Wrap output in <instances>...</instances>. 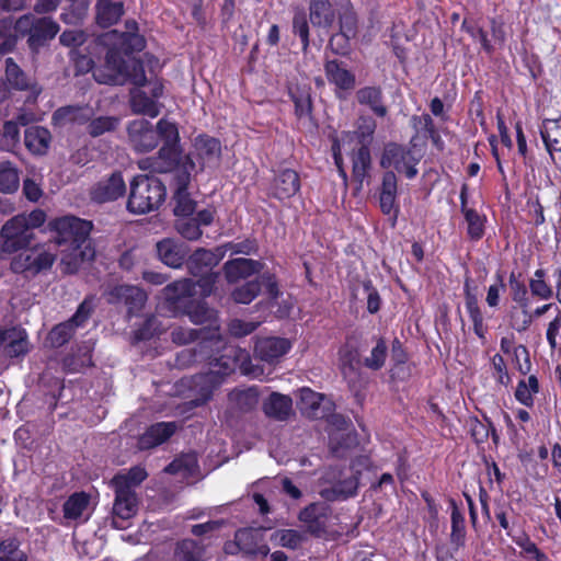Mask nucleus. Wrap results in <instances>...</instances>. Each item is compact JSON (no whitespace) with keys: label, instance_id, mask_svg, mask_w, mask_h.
<instances>
[{"label":"nucleus","instance_id":"1","mask_svg":"<svg viewBox=\"0 0 561 561\" xmlns=\"http://www.w3.org/2000/svg\"><path fill=\"white\" fill-rule=\"evenodd\" d=\"M219 343L218 334L213 332L209 339H204L198 344V348L183 350L176 357L178 365L181 367L190 366L203 359H209V370L191 379L190 389L194 396L192 403L196 407L206 403L211 398L214 390L220 386L224 377L234 369V363L229 355H221L219 357L208 355L207 350L213 344Z\"/></svg>","mask_w":561,"mask_h":561},{"label":"nucleus","instance_id":"2","mask_svg":"<svg viewBox=\"0 0 561 561\" xmlns=\"http://www.w3.org/2000/svg\"><path fill=\"white\" fill-rule=\"evenodd\" d=\"M96 81L105 84H123L130 81L137 87L147 82L142 64L134 58L124 60L121 53L112 48L106 54L104 69L93 71Z\"/></svg>","mask_w":561,"mask_h":561},{"label":"nucleus","instance_id":"3","mask_svg":"<svg viewBox=\"0 0 561 561\" xmlns=\"http://www.w3.org/2000/svg\"><path fill=\"white\" fill-rule=\"evenodd\" d=\"M46 220V214L36 209L30 214L16 215L8 220L1 229V252L13 253L28 247L34 238L33 230Z\"/></svg>","mask_w":561,"mask_h":561},{"label":"nucleus","instance_id":"4","mask_svg":"<svg viewBox=\"0 0 561 561\" xmlns=\"http://www.w3.org/2000/svg\"><path fill=\"white\" fill-rule=\"evenodd\" d=\"M158 131L163 141V146L156 157L139 161V168L152 172L165 173L172 171L180 159L179 129L174 123L162 118L158 122Z\"/></svg>","mask_w":561,"mask_h":561},{"label":"nucleus","instance_id":"5","mask_svg":"<svg viewBox=\"0 0 561 561\" xmlns=\"http://www.w3.org/2000/svg\"><path fill=\"white\" fill-rule=\"evenodd\" d=\"M165 196V186L159 179L137 175L130 183L127 208L134 214H147L158 209Z\"/></svg>","mask_w":561,"mask_h":561},{"label":"nucleus","instance_id":"6","mask_svg":"<svg viewBox=\"0 0 561 561\" xmlns=\"http://www.w3.org/2000/svg\"><path fill=\"white\" fill-rule=\"evenodd\" d=\"M221 260L222 251L219 248H216L214 251L201 248L188 256L186 266L190 273L194 276H202L197 282L202 289V295L208 296L213 291L218 275L209 272Z\"/></svg>","mask_w":561,"mask_h":561},{"label":"nucleus","instance_id":"7","mask_svg":"<svg viewBox=\"0 0 561 561\" xmlns=\"http://www.w3.org/2000/svg\"><path fill=\"white\" fill-rule=\"evenodd\" d=\"M15 31L21 35H28V45L36 50L56 36L59 25L50 18H36L28 13L16 20Z\"/></svg>","mask_w":561,"mask_h":561},{"label":"nucleus","instance_id":"8","mask_svg":"<svg viewBox=\"0 0 561 561\" xmlns=\"http://www.w3.org/2000/svg\"><path fill=\"white\" fill-rule=\"evenodd\" d=\"M49 227L55 231L54 242L58 247L75 245L77 243L85 242L89 239L92 224L90 221L66 216L55 219L49 224Z\"/></svg>","mask_w":561,"mask_h":561},{"label":"nucleus","instance_id":"9","mask_svg":"<svg viewBox=\"0 0 561 561\" xmlns=\"http://www.w3.org/2000/svg\"><path fill=\"white\" fill-rule=\"evenodd\" d=\"M323 479L331 484L320 491V495L328 501L345 500L357 492L358 477L351 470L330 469Z\"/></svg>","mask_w":561,"mask_h":561},{"label":"nucleus","instance_id":"10","mask_svg":"<svg viewBox=\"0 0 561 561\" xmlns=\"http://www.w3.org/2000/svg\"><path fill=\"white\" fill-rule=\"evenodd\" d=\"M103 296L111 305L124 304L127 307L128 314H136L142 309L147 300L146 293L134 285H108Z\"/></svg>","mask_w":561,"mask_h":561},{"label":"nucleus","instance_id":"11","mask_svg":"<svg viewBox=\"0 0 561 561\" xmlns=\"http://www.w3.org/2000/svg\"><path fill=\"white\" fill-rule=\"evenodd\" d=\"M54 262L55 254L43 247H34L15 255L11 261V268L15 273L37 274L50 268Z\"/></svg>","mask_w":561,"mask_h":561},{"label":"nucleus","instance_id":"12","mask_svg":"<svg viewBox=\"0 0 561 561\" xmlns=\"http://www.w3.org/2000/svg\"><path fill=\"white\" fill-rule=\"evenodd\" d=\"M128 142L137 152H148L153 150L159 142L158 128L144 118L134 119L127 125Z\"/></svg>","mask_w":561,"mask_h":561},{"label":"nucleus","instance_id":"13","mask_svg":"<svg viewBox=\"0 0 561 561\" xmlns=\"http://www.w3.org/2000/svg\"><path fill=\"white\" fill-rule=\"evenodd\" d=\"M91 311V305L84 300L68 321L59 323L50 330L46 342L51 347H60L66 344L72 337L75 329L81 327L88 320Z\"/></svg>","mask_w":561,"mask_h":561},{"label":"nucleus","instance_id":"14","mask_svg":"<svg viewBox=\"0 0 561 561\" xmlns=\"http://www.w3.org/2000/svg\"><path fill=\"white\" fill-rule=\"evenodd\" d=\"M416 162L410 150L397 144H388L380 160L382 168L393 167L398 172L405 173L409 179L417 174Z\"/></svg>","mask_w":561,"mask_h":561},{"label":"nucleus","instance_id":"15","mask_svg":"<svg viewBox=\"0 0 561 561\" xmlns=\"http://www.w3.org/2000/svg\"><path fill=\"white\" fill-rule=\"evenodd\" d=\"M95 250L91 244V240L77 243L75 245H66L61 250L60 265L62 271L68 274L76 273L83 262L93 260Z\"/></svg>","mask_w":561,"mask_h":561},{"label":"nucleus","instance_id":"16","mask_svg":"<svg viewBox=\"0 0 561 561\" xmlns=\"http://www.w3.org/2000/svg\"><path fill=\"white\" fill-rule=\"evenodd\" d=\"M159 260L169 267L179 268L188 254V247L181 241L165 238L156 244Z\"/></svg>","mask_w":561,"mask_h":561},{"label":"nucleus","instance_id":"17","mask_svg":"<svg viewBox=\"0 0 561 561\" xmlns=\"http://www.w3.org/2000/svg\"><path fill=\"white\" fill-rule=\"evenodd\" d=\"M5 79L8 84L19 91H30V96L35 100L42 92V88L28 77L20 66L11 58L5 59Z\"/></svg>","mask_w":561,"mask_h":561},{"label":"nucleus","instance_id":"18","mask_svg":"<svg viewBox=\"0 0 561 561\" xmlns=\"http://www.w3.org/2000/svg\"><path fill=\"white\" fill-rule=\"evenodd\" d=\"M0 348L11 358L25 355L28 352L25 330L11 328L0 331Z\"/></svg>","mask_w":561,"mask_h":561},{"label":"nucleus","instance_id":"19","mask_svg":"<svg viewBox=\"0 0 561 561\" xmlns=\"http://www.w3.org/2000/svg\"><path fill=\"white\" fill-rule=\"evenodd\" d=\"M126 185L121 173L115 172L110 178L100 181L92 190V199L98 203L115 201L123 196Z\"/></svg>","mask_w":561,"mask_h":561},{"label":"nucleus","instance_id":"20","mask_svg":"<svg viewBox=\"0 0 561 561\" xmlns=\"http://www.w3.org/2000/svg\"><path fill=\"white\" fill-rule=\"evenodd\" d=\"M236 546L239 551L249 556L266 557L270 548L262 543V534L256 529H239L236 535Z\"/></svg>","mask_w":561,"mask_h":561},{"label":"nucleus","instance_id":"21","mask_svg":"<svg viewBox=\"0 0 561 561\" xmlns=\"http://www.w3.org/2000/svg\"><path fill=\"white\" fill-rule=\"evenodd\" d=\"M329 514V506L324 503H311L299 513V520L307 530L313 535L324 531Z\"/></svg>","mask_w":561,"mask_h":561},{"label":"nucleus","instance_id":"22","mask_svg":"<svg viewBox=\"0 0 561 561\" xmlns=\"http://www.w3.org/2000/svg\"><path fill=\"white\" fill-rule=\"evenodd\" d=\"M262 268L263 264L260 261L244 257L230 260L224 264L225 276L228 283H237L242 278L260 273Z\"/></svg>","mask_w":561,"mask_h":561},{"label":"nucleus","instance_id":"23","mask_svg":"<svg viewBox=\"0 0 561 561\" xmlns=\"http://www.w3.org/2000/svg\"><path fill=\"white\" fill-rule=\"evenodd\" d=\"M175 422H161L151 425L138 439L140 449L153 448L169 439L176 431Z\"/></svg>","mask_w":561,"mask_h":561},{"label":"nucleus","instance_id":"24","mask_svg":"<svg viewBox=\"0 0 561 561\" xmlns=\"http://www.w3.org/2000/svg\"><path fill=\"white\" fill-rule=\"evenodd\" d=\"M119 485L122 482L117 480ZM115 491L113 513L121 519H128L137 512V496L135 490L124 489L118 485H111Z\"/></svg>","mask_w":561,"mask_h":561},{"label":"nucleus","instance_id":"25","mask_svg":"<svg viewBox=\"0 0 561 561\" xmlns=\"http://www.w3.org/2000/svg\"><path fill=\"white\" fill-rule=\"evenodd\" d=\"M289 348L290 343L286 339L263 337L256 341L254 351L260 359L272 363L286 354Z\"/></svg>","mask_w":561,"mask_h":561},{"label":"nucleus","instance_id":"26","mask_svg":"<svg viewBox=\"0 0 561 561\" xmlns=\"http://www.w3.org/2000/svg\"><path fill=\"white\" fill-rule=\"evenodd\" d=\"M195 151L201 161L199 170L206 165H216L220 160L221 146L219 140L208 136H199L195 139Z\"/></svg>","mask_w":561,"mask_h":561},{"label":"nucleus","instance_id":"27","mask_svg":"<svg viewBox=\"0 0 561 561\" xmlns=\"http://www.w3.org/2000/svg\"><path fill=\"white\" fill-rule=\"evenodd\" d=\"M327 79L334 84L340 91H351L354 89L356 79L343 62L337 60H329L324 66Z\"/></svg>","mask_w":561,"mask_h":561},{"label":"nucleus","instance_id":"28","mask_svg":"<svg viewBox=\"0 0 561 561\" xmlns=\"http://www.w3.org/2000/svg\"><path fill=\"white\" fill-rule=\"evenodd\" d=\"M355 98L358 104L368 107L376 116H387L388 107L383 103V93L380 87L360 88L356 91Z\"/></svg>","mask_w":561,"mask_h":561},{"label":"nucleus","instance_id":"29","mask_svg":"<svg viewBox=\"0 0 561 561\" xmlns=\"http://www.w3.org/2000/svg\"><path fill=\"white\" fill-rule=\"evenodd\" d=\"M300 188L299 175L291 169L278 172L273 183V194L278 199H287L294 196Z\"/></svg>","mask_w":561,"mask_h":561},{"label":"nucleus","instance_id":"30","mask_svg":"<svg viewBox=\"0 0 561 561\" xmlns=\"http://www.w3.org/2000/svg\"><path fill=\"white\" fill-rule=\"evenodd\" d=\"M264 413L277 421H286L293 413V400L290 397L273 392L263 403Z\"/></svg>","mask_w":561,"mask_h":561},{"label":"nucleus","instance_id":"31","mask_svg":"<svg viewBox=\"0 0 561 561\" xmlns=\"http://www.w3.org/2000/svg\"><path fill=\"white\" fill-rule=\"evenodd\" d=\"M124 14L123 0H98L96 23L101 27H108L119 21Z\"/></svg>","mask_w":561,"mask_h":561},{"label":"nucleus","instance_id":"32","mask_svg":"<svg viewBox=\"0 0 561 561\" xmlns=\"http://www.w3.org/2000/svg\"><path fill=\"white\" fill-rule=\"evenodd\" d=\"M309 20L314 27L329 28L335 20V11L329 0H310Z\"/></svg>","mask_w":561,"mask_h":561},{"label":"nucleus","instance_id":"33","mask_svg":"<svg viewBox=\"0 0 561 561\" xmlns=\"http://www.w3.org/2000/svg\"><path fill=\"white\" fill-rule=\"evenodd\" d=\"M130 108L134 114L157 117L161 112V105L139 88L130 91Z\"/></svg>","mask_w":561,"mask_h":561},{"label":"nucleus","instance_id":"34","mask_svg":"<svg viewBox=\"0 0 561 561\" xmlns=\"http://www.w3.org/2000/svg\"><path fill=\"white\" fill-rule=\"evenodd\" d=\"M539 133L550 158L553 160V152H561V117L545 119Z\"/></svg>","mask_w":561,"mask_h":561},{"label":"nucleus","instance_id":"35","mask_svg":"<svg viewBox=\"0 0 561 561\" xmlns=\"http://www.w3.org/2000/svg\"><path fill=\"white\" fill-rule=\"evenodd\" d=\"M51 140L50 133L42 126H31L24 134V144L34 154H45Z\"/></svg>","mask_w":561,"mask_h":561},{"label":"nucleus","instance_id":"36","mask_svg":"<svg viewBox=\"0 0 561 561\" xmlns=\"http://www.w3.org/2000/svg\"><path fill=\"white\" fill-rule=\"evenodd\" d=\"M92 111L89 107L64 106L53 114L55 125L64 126L67 124H84L91 119Z\"/></svg>","mask_w":561,"mask_h":561},{"label":"nucleus","instance_id":"37","mask_svg":"<svg viewBox=\"0 0 561 561\" xmlns=\"http://www.w3.org/2000/svg\"><path fill=\"white\" fill-rule=\"evenodd\" d=\"M185 313L190 318V320L195 324H205L208 323V325L217 331L218 327L216 325L217 322V313L214 309H210L205 302L203 301H193L191 302L185 310Z\"/></svg>","mask_w":561,"mask_h":561},{"label":"nucleus","instance_id":"38","mask_svg":"<svg viewBox=\"0 0 561 561\" xmlns=\"http://www.w3.org/2000/svg\"><path fill=\"white\" fill-rule=\"evenodd\" d=\"M465 298H466V308L469 313V317L473 323L474 333L482 340H484V325H483V316L478 306V298L476 294L472 293L470 285L468 282L465 284Z\"/></svg>","mask_w":561,"mask_h":561},{"label":"nucleus","instance_id":"39","mask_svg":"<svg viewBox=\"0 0 561 561\" xmlns=\"http://www.w3.org/2000/svg\"><path fill=\"white\" fill-rule=\"evenodd\" d=\"M230 408L237 412L252 410L259 402L257 393L253 388L236 389L229 393Z\"/></svg>","mask_w":561,"mask_h":561},{"label":"nucleus","instance_id":"40","mask_svg":"<svg viewBox=\"0 0 561 561\" xmlns=\"http://www.w3.org/2000/svg\"><path fill=\"white\" fill-rule=\"evenodd\" d=\"M126 27L128 31L125 33H122L119 36L122 50L125 54H130L133 51L142 50L146 46V42L141 35L134 32L137 28L136 22L127 21Z\"/></svg>","mask_w":561,"mask_h":561},{"label":"nucleus","instance_id":"41","mask_svg":"<svg viewBox=\"0 0 561 561\" xmlns=\"http://www.w3.org/2000/svg\"><path fill=\"white\" fill-rule=\"evenodd\" d=\"M147 477L148 473L145 468L135 466L126 473H117L114 476L110 484L119 486V483L117 482V480H119V482H122L121 486L124 489L135 490V488L138 486Z\"/></svg>","mask_w":561,"mask_h":561},{"label":"nucleus","instance_id":"42","mask_svg":"<svg viewBox=\"0 0 561 561\" xmlns=\"http://www.w3.org/2000/svg\"><path fill=\"white\" fill-rule=\"evenodd\" d=\"M89 495L84 492L75 493L64 504V515L69 519L79 518L89 505Z\"/></svg>","mask_w":561,"mask_h":561},{"label":"nucleus","instance_id":"43","mask_svg":"<svg viewBox=\"0 0 561 561\" xmlns=\"http://www.w3.org/2000/svg\"><path fill=\"white\" fill-rule=\"evenodd\" d=\"M370 167V152L368 147L362 145L353 156V176L362 186Z\"/></svg>","mask_w":561,"mask_h":561},{"label":"nucleus","instance_id":"44","mask_svg":"<svg viewBox=\"0 0 561 561\" xmlns=\"http://www.w3.org/2000/svg\"><path fill=\"white\" fill-rule=\"evenodd\" d=\"M539 391V383L536 376L530 375L527 380H520L515 391V398L522 404L531 407L534 404V394Z\"/></svg>","mask_w":561,"mask_h":561},{"label":"nucleus","instance_id":"45","mask_svg":"<svg viewBox=\"0 0 561 561\" xmlns=\"http://www.w3.org/2000/svg\"><path fill=\"white\" fill-rule=\"evenodd\" d=\"M18 170L9 161L0 163V191L3 193H13L19 188Z\"/></svg>","mask_w":561,"mask_h":561},{"label":"nucleus","instance_id":"46","mask_svg":"<svg viewBox=\"0 0 561 561\" xmlns=\"http://www.w3.org/2000/svg\"><path fill=\"white\" fill-rule=\"evenodd\" d=\"M387 355V343L382 337H379L377 339L376 345L371 348L369 355L364 358V366L371 370H379L385 366Z\"/></svg>","mask_w":561,"mask_h":561},{"label":"nucleus","instance_id":"47","mask_svg":"<svg viewBox=\"0 0 561 561\" xmlns=\"http://www.w3.org/2000/svg\"><path fill=\"white\" fill-rule=\"evenodd\" d=\"M202 548L192 539H185L175 547L172 561H201Z\"/></svg>","mask_w":561,"mask_h":561},{"label":"nucleus","instance_id":"48","mask_svg":"<svg viewBox=\"0 0 561 561\" xmlns=\"http://www.w3.org/2000/svg\"><path fill=\"white\" fill-rule=\"evenodd\" d=\"M261 293V282L256 278L236 287L231 293L234 302L248 305L253 301Z\"/></svg>","mask_w":561,"mask_h":561},{"label":"nucleus","instance_id":"49","mask_svg":"<svg viewBox=\"0 0 561 561\" xmlns=\"http://www.w3.org/2000/svg\"><path fill=\"white\" fill-rule=\"evenodd\" d=\"M451 534L450 540L456 547H460L465 542L466 530H465V517L459 511L457 504L451 501Z\"/></svg>","mask_w":561,"mask_h":561},{"label":"nucleus","instance_id":"50","mask_svg":"<svg viewBox=\"0 0 561 561\" xmlns=\"http://www.w3.org/2000/svg\"><path fill=\"white\" fill-rule=\"evenodd\" d=\"M546 272L542 268L536 270L534 277L529 282V288L533 296L542 300H548L552 297V288L545 280Z\"/></svg>","mask_w":561,"mask_h":561},{"label":"nucleus","instance_id":"51","mask_svg":"<svg viewBox=\"0 0 561 561\" xmlns=\"http://www.w3.org/2000/svg\"><path fill=\"white\" fill-rule=\"evenodd\" d=\"M197 467V458L194 454H186L178 457L171 463L165 467V472L168 473H183L190 474Z\"/></svg>","mask_w":561,"mask_h":561},{"label":"nucleus","instance_id":"52","mask_svg":"<svg viewBox=\"0 0 561 561\" xmlns=\"http://www.w3.org/2000/svg\"><path fill=\"white\" fill-rule=\"evenodd\" d=\"M119 119L113 116H100L92 119L87 129L90 136L99 137L104 133L112 131L118 126Z\"/></svg>","mask_w":561,"mask_h":561},{"label":"nucleus","instance_id":"53","mask_svg":"<svg viewBox=\"0 0 561 561\" xmlns=\"http://www.w3.org/2000/svg\"><path fill=\"white\" fill-rule=\"evenodd\" d=\"M88 10L89 2L87 0H78L68 10L64 11L60 18L66 24L76 25L87 16Z\"/></svg>","mask_w":561,"mask_h":561},{"label":"nucleus","instance_id":"54","mask_svg":"<svg viewBox=\"0 0 561 561\" xmlns=\"http://www.w3.org/2000/svg\"><path fill=\"white\" fill-rule=\"evenodd\" d=\"M293 101L295 103L296 115L302 119H309L311 113V98L307 89H297L291 92Z\"/></svg>","mask_w":561,"mask_h":561},{"label":"nucleus","instance_id":"55","mask_svg":"<svg viewBox=\"0 0 561 561\" xmlns=\"http://www.w3.org/2000/svg\"><path fill=\"white\" fill-rule=\"evenodd\" d=\"M173 199L175 216L187 217L193 214L195 202L190 197L187 190H175Z\"/></svg>","mask_w":561,"mask_h":561},{"label":"nucleus","instance_id":"56","mask_svg":"<svg viewBox=\"0 0 561 561\" xmlns=\"http://www.w3.org/2000/svg\"><path fill=\"white\" fill-rule=\"evenodd\" d=\"M27 557L19 547L15 539H5L0 542V561H26Z\"/></svg>","mask_w":561,"mask_h":561},{"label":"nucleus","instance_id":"57","mask_svg":"<svg viewBox=\"0 0 561 561\" xmlns=\"http://www.w3.org/2000/svg\"><path fill=\"white\" fill-rule=\"evenodd\" d=\"M194 286L195 284L188 278L176 280L164 288L165 296L171 300H180L185 296H190L194 290Z\"/></svg>","mask_w":561,"mask_h":561},{"label":"nucleus","instance_id":"58","mask_svg":"<svg viewBox=\"0 0 561 561\" xmlns=\"http://www.w3.org/2000/svg\"><path fill=\"white\" fill-rule=\"evenodd\" d=\"M271 540L278 546L296 549L300 545L302 537L295 529H280L272 535Z\"/></svg>","mask_w":561,"mask_h":561},{"label":"nucleus","instance_id":"59","mask_svg":"<svg viewBox=\"0 0 561 561\" xmlns=\"http://www.w3.org/2000/svg\"><path fill=\"white\" fill-rule=\"evenodd\" d=\"M322 400L323 396L321 393L314 392L309 388L300 390V409L304 413L314 415Z\"/></svg>","mask_w":561,"mask_h":561},{"label":"nucleus","instance_id":"60","mask_svg":"<svg viewBox=\"0 0 561 561\" xmlns=\"http://www.w3.org/2000/svg\"><path fill=\"white\" fill-rule=\"evenodd\" d=\"M463 215L467 221V231L471 239L482 238L484 232L483 218L473 209H465Z\"/></svg>","mask_w":561,"mask_h":561},{"label":"nucleus","instance_id":"61","mask_svg":"<svg viewBox=\"0 0 561 561\" xmlns=\"http://www.w3.org/2000/svg\"><path fill=\"white\" fill-rule=\"evenodd\" d=\"M196 170V164L190 156L175 170L176 188L187 190L191 182V172Z\"/></svg>","mask_w":561,"mask_h":561},{"label":"nucleus","instance_id":"62","mask_svg":"<svg viewBox=\"0 0 561 561\" xmlns=\"http://www.w3.org/2000/svg\"><path fill=\"white\" fill-rule=\"evenodd\" d=\"M175 228L183 238L191 241L198 240L203 233L199 225L194 218H182L176 220Z\"/></svg>","mask_w":561,"mask_h":561},{"label":"nucleus","instance_id":"63","mask_svg":"<svg viewBox=\"0 0 561 561\" xmlns=\"http://www.w3.org/2000/svg\"><path fill=\"white\" fill-rule=\"evenodd\" d=\"M461 28L465 30L468 34H470V36L474 41H478L481 44L483 50H485L488 54H491L493 51V46L488 38V34L482 27L469 23L467 20H463Z\"/></svg>","mask_w":561,"mask_h":561},{"label":"nucleus","instance_id":"64","mask_svg":"<svg viewBox=\"0 0 561 561\" xmlns=\"http://www.w3.org/2000/svg\"><path fill=\"white\" fill-rule=\"evenodd\" d=\"M222 251V257L226 253L233 254H251L256 251V244L252 240H243L240 242H228L218 247Z\"/></svg>","mask_w":561,"mask_h":561}]
</instances>
